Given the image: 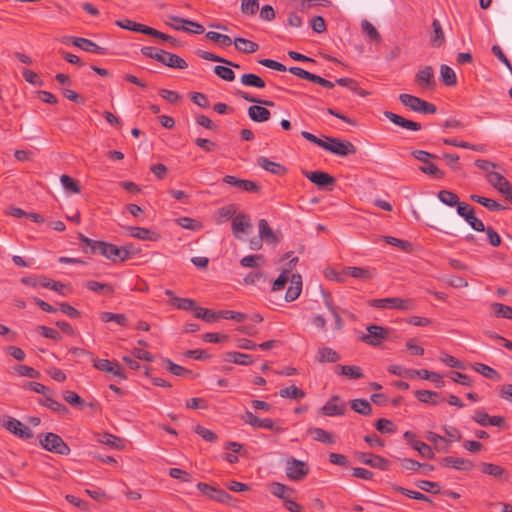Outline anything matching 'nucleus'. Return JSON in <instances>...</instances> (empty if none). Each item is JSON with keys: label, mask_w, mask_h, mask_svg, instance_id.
Segmentation results:
<instances>
[{"label": "nucleus", "mask_w": 512, "mask_h": 512, "mask_svg": "<svg viewBox=\"0 0 512 512\" xmlns=\"http://www.w3.org/2000/svg\"><path fill=\"white\" fill-rule=\"evenodd\" d=\"M157 62L174 69H186L188 67L187 62L183 58L163 49L157 56Z\"/></svg>", "instance_id": "obj_17"}, {"label": "nucleus", "mask_w": 512, "mask_h": 512, "mask_svg": "<svg viewBox=\"0 0 512 512\" xmlns=\"http://www.w3.org/2000/svg\"><path fill=\"white\" fill-rule=\"evenodd\" d=\"M435 222L438 229L446 234L457 236L463 233V226L454 218L451 220L436 219Z\"/></svg>", "instance_id": "obj_25"}, {"label": "nucleus", "mask_w": 512, "mask_h": 512, "mask_svg": "<svg viewBox=\"0 0 512 512\" xmlns=\"http://www.w3.org/2000/svg\"><path fill=\"white\" fill-rule=\"evenodd\" d=\"M168 18L173 22L186 24V25H189L194 28L191 30V29H188L187 27L181 25V26H174L175 30H183V31H187V32H192L194 34H202L205 31L203 25H201L197 22H194L192 20L183 19V18H180L178 16H173V15L168 16Z\"/></svg>", "instance_id": "obj_31"}, {"label": "nucleus", "mask_w": 512, "mask_h": 512, "mask_svg": "<svg viewBox=\"0 0 512 512\" xmlns=\"http://www.w3.org/2000/svg\"><path fill=\"white\" fill-rule=\"evenodd\" d=\"M486 179L507 201L512 203V185L505 177L498 172H489Z\"/></svg>", "instance_id": "obj_9"}, {"label": "nucleus", "mask_w": 512, "mask_h": 512, "mask_svg": "<svg viewBox=\"0 0 512 512\" xmlns=\"http://www.w3.org/2000/svg\"><path fill=\"white\" fill-rule=\"evenodd\" d=\"M367 334L360 336V340L371 346H379L382 341L388 339L389 330L380 325H369L366 327Z\"/></svg>", "instance_id": "obj_8"}, {"label": "nucleus", "mask_w": 512, "mask_h": 512, "mask_svg": "<svg viewBox=\"0 0 512 512\" xmlns=\"http://www.w3.org/2000/svg\"><path fill=\"white\" fill-rule=\"evenodd\" d=\"M472 419L483 427L496 426L502 427L505 424V418L502 416H490L484 410H476Z\"/></svg>", "instance_id": "obj_18"}, {"label": "nucleus", "mask_w": 512, "mask_h": 512, "mask_svg": "<svg viewBox=\"0 0 512 512\" xmlns=\"http://www.w3.org/2000/svg\"><path fill=\"white\" fill-rule=\"evenodd\" d=\"M39 443L43 449L55 454L69 455L71 451L68 444L58 434L53 432L40 434Z\"/></svg>", "instance_id": "obj_2"}, {"label": "nucleus", "mask_w": 512, "mask_h": 512, "mask_svg": "<svg viewBox=\"0 0 512 512\" xmlns=\"http://www.w3.org/2000/svg\"><path fill=\"white\" fill-rule=\"evenodd\" d=\"M235 48L245 54H251L259 49V45L256 42L250 41L248 39L237 37L234 40Z\"/></svg>", "instance_id": "obj_40"}, {"label": "nucleus", "mask_w": 512, "mask_h": 512, "mask_svg": "<svg viewBox=\"0 0 512 512\" xmlns=\"http://www.w3.org/2000/svg\"><path fill=\"white\" fill-rule=\"evenodd\" d=\"M416 83L425 88H432L435 85L434 71L431 66L419 70L415 76Z\"/></svg>", "instance_id": "obj_26"}, {"label": "nucleus", "mask_w": 512, "mask_h": 512, "mask_svg": "<svg viewBox=\"0 0 512 512\" xmlns=\"http://www.w3.org/2000/svg\"><path fill=\"white\" fill-rule=\"evenodd\" d=\"M269 490L274 496L282 499L284 502L288 500L291 494L294 492L293 488L279 482L271 483Z\"/></svg>", "instance_id": "obj_35"}, {"label": "nucleus", "mask_w": 512, "mask_h": 512, "mask_svg": "<svg viewBox=\"0 0 512 512\" xmlns=\"http://www.w3.org/2000/svg\"><path fill=\"white\" fill-rule=\"evenodd\" d=\"M38 403L41 406L47 407V408L51 409L52 411L59 413L61 415H65L69 412L68 408L64 404L54 400L49 395L46 396L45 400L39 399Z\"/></svg>", "instance_id": "obj_45"}, {"label": "nucleus", "mask_w": 512, "mask_h": 512, "mask_svg": "<svg viewBox=\"0 0 512 512\" xmlns=\"http://www.w3.org/2000/svg\"><path fill=\"white\" fill-rule=\"evenodd\" d=\"M346 412V404L341 401L340 396H332L320 409L325 416H342Z\"/></svg>", "instance_id": "obj_16"}, {"label": "nucleus", "mask_w": 512, "mask_h": 512, "mask_svg": "<svg viewBox=\"0 0 512 512\" xmlns=\"http://www.w3.org/2000/svg\"><path fill=\"white\" fill-rule=\"evenodd\" d=\"M62 397L71 406L82 408L85 405V401L74 391L66 390Z\"/></svg>", "instance_id": "obj_64"}, {"label": "nucleus", "mask_w": 512, "mask_h": 512, "mask_svg": "<svg viewBox=\"0 0 512 512\" xmlns=\"http://www.w3.org/2000/svg\"><path fill=\"white\" fill-rule=\"evenodd\" d=\"M78 239L81 243L83 252L90 254H95L97 252L100 253L101 244L103 243V241L92 240L82 233H78Z\"/></svg>", "instance_id": "obj_34"}, {"label": "nucleus", "mask_w": 512, "mask_h": 512, "mask_svg": "<svg viewBox=\"0 0 512 512\" xmlns=\"http://www.w3.org/2000/svg\"><path fill=\"white\" fill-rule=\"evenodd\" d=\"M115 24L122 29H126L136 33H142L148 36L151 30L150 26L132 21L130 19L118 20L115 22Z\"/></svg>", "instance_id": "obj_29"}, {"label": "nucleus", "mask_w": 512, "mask_h": 512, "mask_svg": "<svg viewBox=\"0 0 512 512\" xmlns=\"http://www.w3.org/2000/svg\"><path fill=\"white\" fill-rule=\"evenodd\" d=\"M418 401L437 405L440 402V394L430 390H417L414 393Z\"/></svg>", "instance_id": "obj_44"}, {"label": "nucleus", "mask_w": 512, "mask_h": 512, "mask_svg": "<svg viewBox=\"0 0 512 512\" xmlns=\"http://www.w3.org/2000/svg\"><path fill=\"white\" fill-rule=\"evenodd\" d=\"M440 75L443 83L446 86H454L457 83V77L455 72L448 65H441L440 67Z\"/></svg>", "instance_id": "obj_58"}, {"label": "nucleus", "mask_w": 512, "mask_h": 512, "mask_svg": "<svg viewBox=\"0 0 512 512\" xmlns=\"http://www.w3.org/2000/svg\"><path fill=\"white\" fill-rule=\"evenodd\" d=\"M350 404L351 409L360 415L368 416L372 413L371 404L366 399H353Z\"/></svg>", "instance_id": "obj_48"}, {"label": "nucleus", "mask_w": 512, "mask_h": 512, "mask_svg": "<svg viewBox=\"0 0 512 512\" xmlns=\"http://www.w3.org/2000/svg\"><path fill=\"white\" fill-rule=\"evenodd\" d=\"M411 155L421 161L424 165L419 167V170L427 174L435 179H443L445 176V173L440 170L435 164L431 163L432 159H437L438 156L435 154H431L424 150H414L412 151Z\"/></svg>", "instance_id": "obj_3"}, {"label": "nucleus", "mask_w": 512, "mask_h": 512, "mask_svg": "<svg viewBox=\"0 0 512 512\" xmlns=\"http://www.w3.org/2000/svg\"><path fill=\"white\" fill-rule=\"evenodd\" d=\"M340 359V355L333 349L329 347H322L319 348L317 355H316V361L319 363H335Z\"/></svg>", "instance_id": "obj_39"}, {"label": "nucleus", "mask_w": 512, "mask_h": 512, "mask_svg": "<svg viewBox=\"0 0 512 512\" xmlns=\"http://www.w3.org/2000/svg\"><path fill=\"white\" fill-rule=\"evenodd\" d=\"M97 441L118 450H123L125 447L124 439L110 433L99 434Z\"/></svg>", "instance_id": "obj_36"}, {"label": "nucleus", "mask_w": 512, "mask_h": 512, "mask_svg": "<svg viewBox=\"0 0 512 512\" xmlns=\"http://www.w3.org/2000/svg\"><path fill=\"white\" fill-rule=\"evenodd\" d=\"M165 367L166 369L175 376H181V377H189L193 374V372L187 368H184L174 362H172L170 359L166 358L164 359Z\"/></svg>", "instance_id": "obj_54"}, {"label": "nucleus", "mask_w": 512, "mask_h": 512, "mask_svg": "<svg viewBox=\"0 0 512 512\" xmlns=\"http://www.w3.org/2000/svg\"><path fill=\"white\" fill-rule=\"evenodd\" d=\"M265 262L264 256L261 254H253L243 257L240 265L244 268H257Z\"/></svg>", "instance_id": "obj_59"}, {"label": "nucleus", "mask_w": 512, "mask_h": 512, "mask_svg": "<svg viewBox=\"0 0 512 512\" xmlns=\"http://www.w3.org/2000/svg\"><path fill=\"white\" fill-rule=\"evenodd\" d=\"M121 253V247L105 241L101 244L100 254L113 262H121Z\"/></svg>", "instance_id": "obj_33"}, {"label": "nucleus", "mask_w": 512, "mask_h": 512, "mask_svg": "<svg viewBox=\"0 0 512 512\" xmlns=\"http://www.w3.org/2000/svg\"><path fill=\"white\" fill-rule=\"evenodd\" d=\"M341 375L350 379H360L363 377L362 369L356 365H337L336 367Z\"/></svg>", "instance_id": "obj_53"}, {"label": "nucleus", "mask_w": 512, "mask_h": 512, "mask_svg": "<svg viewBox=\"0 0 512 512\" xmlns=\"http://www.w3.org/2000/svg\"><path fill=\"white\" fill-rule=\"evenodd\" d=\"M358 459L362 463L369 465L372 468H378L380 470L389 469V461L386 458L379 455L363 452L359 454Z\"/></svg>", "instance_id": "obj_22"}, {"label": "nucleus", "mask_w": 512, "mask_h": 512, "mask_svg": "<svg viewBox=\"0 0 512 512\" xmlns=\"http://www.w3.org/2000/svg\"><path fill=\"white\" fill-rule=\"evenodd\" d=\"M383 115L389 119L393 124L400 126L407 130L419 131L422 126L418 122H414L412 120H408L394 112L384 111Z\"/></svg>", "instance_id": "obj_21"}, {"label": "nucleus", "mask_w": 512, "mask_h": 512, "mask_svg": "<svg viewBox=\"0 0 512 512\" xmlns=\"http://www.w3.org/2000/svg\"><path fill=\"white\" fill-rule=\"evenodd\" d=\"M327 140L325 150L337 156L345 157L349 154H355L357 149L355 145L348 140H341L335 137L324 136Z\"/></svg>", "instance_id": "obj_5"}, {"label": "nucleus", "mask_w": 512, "mask_h": 512, "mask_svg": "<svg viewBox=\"0 0 512 512\" xmlns=\"http://www.w3.org/2000/svg\"><path fill=\"white\" fill-rule=\"evenodd\" d=\"M232 231L235 237H239V233H248V229L252 227L250 217L247 214L239 213L232 220Z\"/></svg>", "instance_id": "obj_27"}, {"label": "nucleus", "mask_w": 512, "mask_h": 512, "mask_svg": "<svg viewBox=\"0 0 512 512\" xmlns=\"http://www.w3.org/2000/svg\"><path fill=\"white\" fill-rule=\"evenodd\" d=\"M369 305L375 308H389L398 310H412L414 303L411 299H403L400 297H390L381 299H371Z\"/></svg>", "instance_id": "obj_6"}, {"label": "nucleus", "mask_w": 512, "mask_h": 512, "mask_svg": "<svg viewBox=\"0 0 512 512\" xmlns=\"http://www.w3.org/2000/svg\"><path fill=\"white\" fill-rule=\"evenodd\" d=\"M290 281L291 285L285 293V300L287 302L296 300L302 291V278L300 274H292Z\"/></svg>", "instance_id": "obj_28"}, {"label": "nucleus", "mask_w": 512, "mask_h": 512, "mask_svg": "<svg viewBox=\"0 0 512 512\" xmlns=\"http://www.w3.org/2000/svg\"><path fill=\"white\" fill-rule=\"evenodd\" d=\"M257 164L264 170L274 174V175H284L287 172V169L279 163L273 162L268 158L261 156L257 159Z\"/></svg>", "instance_id": "obj_30"}, {"label": "nucleus", "mask_w": 512, "mask_h": 512, "mask_svg": "<svg viewBox=\"0 0 512 512\" xmlns=\"http://www.w3.org/2000/svg\"><path fill=\"white\" fill-rule=\"evenodd\" d=\"M309 473V466L301 460L290 457L286 461V476L293 481L303 480Z\"/></svg>", "instance_id": "obj_10"}, {"label": "nucleus", "mask_w": 512, "mask_h": 512, "mask_svg": "<svg viewBox=\"0 0 512 512\" xmlns=\"http://www.w3.org/2000/svg\"><path fill=\"white\" fill-rule=\"evenodd\" d=\"M397 460L400 462V465L404 469L410 470V471H418L420 468L435 469L433 465H430L428 463H420L411 458H397Z\"/></svg>", "instance_id": "obj_55"}, {"label": "nucleus", "mask_w": 512, "mask_h": 512, "mask_svg": "<svg viewBox=\"0 0 512 512\" xmlns=\"http://www.w3.org/2000/svg\"><path fill=\"white\" fill-rule=\"evenodd\" d=\"M491 309L497 318L512 320V307L502 303H492Z\"/></svg>", "instance_id": "obj_57"}, {"label": "nucleus", "mask_w": 512, "mask_h": 512, "mask_svg": "<svg viewBox=\"0 0 512 512\" xmlns=\"http://www.w3.org/2000/svg\"><path fill=\"white\" fill-rule=\"evenodd\" d=\"M391 487L396 492H399V493H401V494H403V495H405V496H407V497H409L411 499L425 501V502H428V503H433V501L429 497H427L425 494H423L421 492L409 490L407 488L398 486L396 484H391Z\"/></svg>", "instance_id": "obj_47"}, {"label": "nucleus", "mask_w": 512, "mask_h": 512, "mask_svg": "<svg viewBox=\"0 0 512 512\" xmlns=\"http://www.w3.org/2000/svg\"><path fill=\"white\" fill-rule=\"evenodd\" d=\"M92 365L101 372L110 373L120 379H127V375L116 360L92 358Z\"/></svg>", "instance_id": "obj_12"}, {"label": "nucleus", "mask_w": 512, "mask_h": 512, "mask_svg": "<svg viewBox=\"0 0 512 512\" xmlns=\"http://www.w3.org/2000/svg\"><path fill=\"white\" fill-rule=\"evenodd\" d=\"M241 83L245 86L263 89L266 86L265 81L258 75L253 73H246L241 76Z\"/></svg>", "instance_id": "obj_50"}, {"label": "nucleus", "mask_w": 512, "mask_h": 512, "mask_svg": "<svg viewBox=\"0 0 512 512\" xmlns=\"http://www.w3.org/2000/svg\"><path fill=\"white\" fill-rule=\"evenodd\" d=\"M60 182L63 185V187L71 193L78 194L81 192V187H80L78 181L75 180L74 178L70 177L69 175H66V174L61 175Z\"/></svg>", "instance_id": "obj_62"}, {"label": "nucleus", "mask_w": 512, "mask_h": 512, "mask_svg": "<svg viewBox=\"0 0 512 512\" xmlns=\"http://www.w3.org/2000/svg\"><path fill=\"white\" fill-rule=\"evenodd\" d=\"M437 196L438 199L447 206L454 207L458 204V195L450 190H440Z\"/></svg>", "instance_id": "obj_61"}, {"label": "nucleus", "mask_w": 512, "mask_h": 512, "mask_svg": "<svg viewBox=\"0 0 512 512\" xmlns=\"http://www.w3.org/2000/svg\"><path fill=\"white\" fill-rule=\"evenodd\" d=\"M259 227V236L264 240L267 244L276 245L280 241V232H274L272 228L269 226L266 219H260L258 222Z\"/></svg>", "instance_id": "obj_19"}, {"label": "nucleus", "mask_w": 512, "mask_h": 512, "mask_svg": "<svg viewBox=\"0 0 512 512\" xmlns=\"http://www.w3.org/2000/svg\"><path fill=\"white\" fill-rule=\"evenodd\" d=\"M279 396L281 398L299 400L303 399L306 396V394L301 388L295 385H291L289 387L280 389Z\"/></svg>", "instance_id": "obj_49"}, {"label": "nucleus", "mask_w": 512, "mask_h": 512, "mask_svg": "<svg viewBox=\"0 0 512 512\" xmlns=\"http://www.w3.org/2000/svg\"><path fill=\"white\" fill-rule=\"evenodd\" d=\"M403 437L407 441V443L410 444L414 450L418 451V453L423 458L433 459L435 457V453L433 452L432 448L428 444L420 440H417L416 434L414 432L406 431L403 434Z\"/></svg>", "instance_id": "obj_14"}, {"label": "nucleus", "mask_w": 512, "mask_h": 512, "mask_svg": "<svg viewBox=\"0 0 512 512\" xmlns=\"http://www.w3.org/2000/svg\"><path fill=\"white\" fill-rule=\"evenodd\" d=\"M224 360L227 362L235 363L238 365H251L253 363L252 356L240 352H227L224 356Z\"/></svg>", "instance_id": "obj_38"}, {"label": "nucleus", "mask_w": 512, "mask_h": 512, "mask_svg": "<svg viewBox=\"0 0 512 512\" xmlns=\"http://www.w3.org/2000/svg\"><path fill=\"white\" fill-rule=\"evenodd\" d=\"M470 199L476 203L483 205L490 211H501V210L505 209V207L503 205H501L500 203H498L497 201L490 199V198H486L484 196L472 194V195H470Z\"/></svg>", "instance_id": "obj_43"}, {"label": "nucleus", "mask_w": 512, "mask_h": 512, "mask_svg": "<svg viewBox=\"0 0 512 512\" xmlns=\"http://www.w3.org/2000/svg\"><path fill=\"white\" fill-rule=\"evenodd\" d=\"M383 239L387 244L398 247L404 252L410 253L413 251V244L409 241L398 239L393 236H383Z\"/></svg>", "instance_id": "obj_56"}, {"label": "nucleus", "mask_w": 512, "mask_h": 512, "mask_svg": "<svg viewBox=\"0 0 512 512\" xmlns=\"http://www.w3.org/2000/svg\"><path fill=\"white\" fill-rule=\"evenodd\" d=\"M303 175L315 184L319 189L331 191L336 183V179L324 171H302Z\"/></svg>", "instance_id": "obj_11"}, {"label": "nucleus", "mask_w": 512, "mask_h": 512, "mask_svg": "<svg viewBox=\"0 0 512 512\" xmlns=\"http://www.w3.org/2000/svg\"><path fill=\"white\" fill-rule=\"evenodd\" d=\"M343 274L361 280H369L374 276V269L363 267H344Z\"/></svg>", "instance_id": "obj_32"}, {"label": "nucleus", "mask_w": 512, "mask_h": 512, "mask_svg": "<svg viewBox=\"0 0 512 512\" xmlns=\"http://www.w3.org/2000/svg\"><path fill=\"white\" fill-rule=\"evenodd\" d=\"M223 182L250 193H259L261 191V186L257 182L240 179L233 175L224 176Z\"/></svg>", "instance_id": "obj_15"}, {"label": "nucleus", "mask_w": 512, "mask_h": 512, "mask_svg": "<svg viewBox=\"0 0 512 512\" xmlns=\"http://www.w3.org/2000/svg\"><path fill=\"white\" fill-rule=\"evenodd\" d=\"M126 231L129 236L140 240L158 241L160 239L159 233L151 231L148 228L128 226L126 227Z\"/></svg>", "instance_id": "obj_24"}, {"label": "nucleus", "mask_w": 512, "mask_h": 512, "mask_svg": "<svg viewBox=\"0 0 512 512\" xmlns=\"http://www.w3.org/2000/svg\"><path fill=\"white\" fill-rule=\"evenodd\" d=\"M85 287L90 291L104 295H112L114 293V287L109 283H100L98 281L89 280L85 283Z\"/></svg>", "instance_id": "obj_42"}, {"label": "nucleus", "mask_w": 512, "mask_h": 512, "mask_svg": "<svg viewBox=\"0 0 512 512\" xmlns=\"http://www.w3.org/2000/svg\"><path fill=\"white\" fill-rule=\"evenodd\" d=\"M171 305L176 307L177 309L184 311H193L194 313L197 308L196 301L190 298L172 297Z\"/></svg>", "instance_id": "obj_46"}, {"label": "nucleus", "mask_w": 512, "mask_h": 512, "mask_svg": "<svg viewBox=\"0 0 512 512\" xmlns=\"http://www.w3.org/2000/svg\"><path fill=\"white\" fill-rule=\"evenodd\" d=\"M473 369L483 375L487 379L499 381L501 376L500 374L490 366L482 363H475L473 366Z\"/></svg>", "instance_id": "obj_52"}, {"label": "nucleus", "mask_w": 512, "mask_h": 512, "mask_svg": "<svg viewBox=\"0 0 512 512\" xmlns=\"http://www.w3.org/2000/svg\"><path fill=\"white\" fill-rule=\"evenodd\" d=\"M196 318L202 319L208 323L215 322L220 319V311L215 312L213 310L203 308L197 305V308L194 313Z\"/></svg>", "instance_id": "obj_51"}, {"label": "nucleus", "mask_w": 512, "mask_h": 512, "mask_svg": "<svg viewBox=\"0 0 512 512\" xmlns=\"http://www.w3.org/2000/svg\"><path fill=\"white\" fill-rule=\"evenodd\" d=\"M335 83L339 86L350 89L351 91H353L354 93L358 94L361 97H366L370 94V92L359 87L358 82L352 78H338L335 80Z\"/></svg>", "instance_id": "obj_37"}, {"label": "nucleus", "mask_w": 512, "mask_h": 512, "mask_svg": "<svg viewBox=\"0 0 512 512\" xmlns=\"http://www.w3.org/2000/svg\"><path fill=\"white\" fill-rule=\"evenodd\" d=\"M197 489L206 497H208L211 500H214L219 503L226 504L228 503L232 496L227 493L225 490L212 486L208 483L199 482L197 484Z\"/></svg>", "instance_id": "obj_13"}, {"label": "nucleus", "mask_w": 512, "mask_h": 512, "mask_svg": "<svg viewBox=\"0 0 512 512\" xmlns=\"http://www.w3.org/2000/svg\"><path fill=\"white\" fill-rule=\"evenodd\" d=\"M399 100L404 106L410 108L414 112L434 114L437 111V107L434 104L411 94L402 93L399 95Z\"/></svg>", "instance_id": "obj_4"}, {"label": "nucleus", "mask_w": 512, "mask_h": 512, "mask_svg": "<svg viewBox=\"0 0 512 512\" xmlns=\"http://www.w3.org/2000/svg\"><path fill=\"white\" fill-rule=\"evenodd\" d=\"M100 319L103 322H111L115 321L120 326H127L128 319L125 314H116L112 312H101Z\"/></svg>", "instance_id": "obj_60"}, {"label": "nucleus", "mask_w": 512, "mask_h": 512, "mask_svg": "<svg viewBox=\"0 0 512 512\" xmlns=\"http://www.w3.org/2000/svg\"><path fill=\"white\" fill-rule=\"evenodd\" d=\"M308 433L313 437L314 440L325 443L334 444L335 439L332 433L318 427L308 429Z\"/></svg>", "instance_id": "obj_41"}, {"label": "nucleus", "mask_w": 512, "mask_h": 512, "mask_svg": "<svg viewBox=\"0 0 512 512\" xmlns=\"http://www.w3.org/2000/svg\"><path fill=\"white\" fill-rule=\"evenodd\" d=\"M236 94L248 102L260 104V105H252L248 108V111H247L248 116L252 121L266 122L270 119L271 112L266 107H263L261 105L273 107L274 106L273 101L259 99V98H256V97L250 95L249 93L243 92V91H237Z\"/></svg>", "instance_id": "obj_1"}, {"label": "nucleus", "mask_w": 512, "mask_h": 512, "mask_svg": "<svg viewBox=\"0 0 512 512\" xmlns=\"http://www.w3.org/2000/svg\"><path fill=\"white\" fill-rule=\"evenodd\" d=\"M72 44L84 51L104 55L107 49L94 43L93 41L82 37H70Z\"/></svg>", "instance_id": "obj_23"}, {"label": "nucleus", "mask_w": 512, "mask_h": 512, "mask_svg": "<svg viewBox=\"0 0 512 512\" xmlns=\"http://www.w3.org/2000/svg\"><path fill=\"white\" fill-rule=\"evenodd\" d=\"M0 425L21 439L33 437L32 431L25 424L11 416L0 417Z\"/></svg>", "instance_id": "obj_7"}, {"label": "nucleus", "mask_w": 512, "mask_h": 512, "mask_svg": "<svg viewBox=\"0 0 512 512\" xmlns=\"http://www.w3.org/2000/svg\"><path fill=\"white\" fill-rule=\"evenodd\" d=\"M432 28H433L434 36L431 39V43L434 47H440L444 43L445 37H444V33L442 31L441 24L437 19L433 20Z\"/></svg>", "instance_id": "obj_63"}, {"label": "nucleus", "mask_w": 512, "mask_h": 512, "mask_svg": "<svg viewBox=\"0 0 512 512\" xmlns=\"http://www.w3.org/2000/svg\"><path fill=\"white\" fill-rule=\"evenodd\" d=\"M440 465L462 471H470L474 467V463L471 460L452 456L442 458L440 460Z\"/></svg>", "instance_id": "obj_20"}]
</instances>
